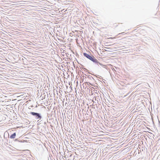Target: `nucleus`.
<instances>
[{
	"label": "nucleus",
	"mask_w": 160,
	"mask_h": 160,
	"mask_svg": "<svg viewBox=\"0 0 160 160\" xmlns=\"http://www.w3.org/2000/svg\"><path fill=\"white\" fill-rule=\"evenodd\" d=\"M89 59L95 63H98V61L92 55L90 56Z\"/></svg>",
	"instance_id": "2"
},
{
	"label": "nucleus",
	"mask_w": 160,
	"mask_h": 160,
	"mask_svg": "<svg viewBox=\"0 0 160 160\" xmlns=\"http://www.w3.org/2000/svg\"><path fill=\"white\" fill-rule=\"evenodd\" d=\"M83 55L84 57L87 58H88V59L91 56L90 55H89L87 53H85V52H84L83 53Z\"/></svg>",
	"instance_id": "3"
},
{
	"label": "nucleus",
	"mask_w": 160,
	"mask_h": 160,
	"mask_svg": "<svg viewBox=\"0 0 160 160\" xmlns=\"http://www.w3.org/2000/svg\"><path fill=\"white\" fill-rule=\"evenodd\" d=\"M90 78H93L92 77V76H91V77H90Z\"/></svg>",
	"instance_id": "7"
},
{
	"label": "nucleus",
	"mask_w": 160,
	"mask_h": 160,
	"mask_svg": "<svg viewBox=\"0 0 160 160\" xmlns=\"http://www.w3.org/2000/svg\"><path fill=\"white\" fill-rule=\"evenodd\" d=\"M16 136V133L14 132L10 136V138L11 139H14L15 138Z\"/></svg>",
	"instance_id": "4"
},
{
	"label": "nucleus",
	"mask_w": 160,
	"mask_h": 160,
	"mask_svg": "<svg viewBox=\"0 0 160 160\" xmlns=\"http://www.w3.org/2000/svg\"><path fill=\"white\" fill-rule=\"evenodd\" d=\"M96 64H97L98 65V64H99L100 65H101L102 67H103L104 68H105V66L103 65L102 63H100L98 62V63H96Z\"/></svg>",
	"instance_id": "5"
},
{
	"label": "nucleus",
	"mask_w": 160,
	"mask_h": 160,
	"mask_svg": "<svg viewBox=\"0 0 160 160\" xmlns=\"http://www.w3.org/2000/svg\"><path fill=\"white\" fill-rule=\"evenodd\" d=\"M15 141H18V142H22V141H19V140H18V139H15Z\"/></svg>",
	"instance_id": "6"
},
{
	"label": "nucleus",
	"mask_w": 160,
	"mask_h": 160,
	"mask_svg": "<svg viewBox=\"0 0 160 160\" xmlns=\"http://www.w3.org/2000/svg\"><path fill=\"white\" fill-rule=\"evenodd\" d=\"M30 113L34 116L36 119L41 120L42 118V116L40 113L34 112H30Z\"/></svg>",
	"instance_id": "1"
}]
</instances>
